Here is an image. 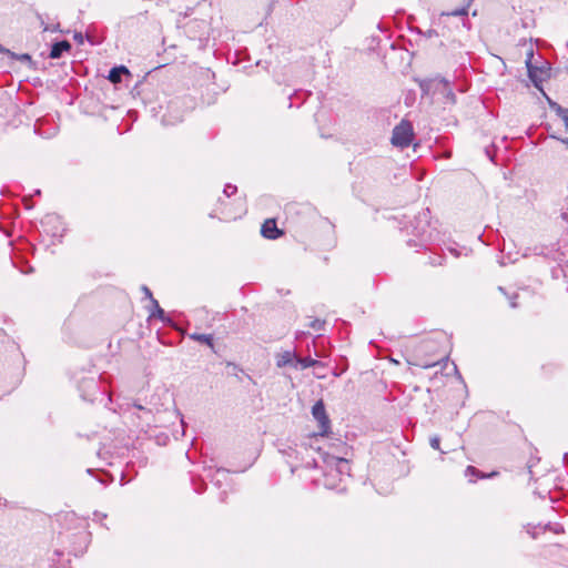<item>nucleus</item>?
<instances>
[{
	"label": "nucleus",
	"mask_w": 568,
	"mask_h": 568,
	"mask_svg": "<svg viewBox=\"0 0 568 568\" xmlns=\"http://www.w3.org/2000/svg\"><path fill=\"white\" fill-rule=\"evenodd\" d=\"M124 413L129 415L131 422L141 430H144L154 423L153 412L143 406L139 400L126 403Z\"/></svg>",
	"instance_id": "nucleus-1"
},
{
	"label": "nucleus",
	"mask_w": 568,
	"mask_h": 568,
	"mask_svg": "<svg viewBox=\"0 0 568 568\" xmlns=\"http://www.w3.org/2000/svg\"><path fill=\"white\" fill-rule=\"evenodd\" d=\"M429 217L430 212L428 209L423 210L414 217V223L412 222V234L415 235L419 240V244L415 242V240H408L407 244L409 246H425L427 241L432 236V232L429 230Z\"/></svg>",
	"instance_id": "nucleus-2"
},
{
	"label": "nucleus",
	"mask_w": 568,
	"mask_h": 568,
	"mask_svg": "<svg viewBox=\"0 0 568 568\" xmlns=\"http://www.w3.org/2000/svg\"><path fill=\"white\" fill-rule=\"evenodd\" d=\"M413 136L412 123L403 120L393 129L390 142L394 146L405 149L410 145Z\"/></svg>",
	"instance_id": "nucleus-3"
},
{
	"label": "nucleus",
	"mask_w": 568,
	"mask_h": 568,
	"mask_svg": "<svg viewBox=\"0 0 568 568\" xmlns=\"http://www.w3.org/2000/svg\"><path fill=\"white\" fill-rule=\"evenodd\" d=\"M332 462L335 464V468H331L329 471L325 474L324 486L329 489L337 488V480L342 481V476L348 475V462L345 458L332 457Z\"/></svg>",
	"instance_id": "nucleus-4"
},
{
	"label": "nucleus",
	"mask_w": 568,
	"mask_h": 568,
	"mask_svg": "<svg viewBox=\"0 0 568 568\" xmlns=\"http://www.w3.org/2000/svg\"><path fill=\"white\" fill-rule=\"evenodd\" d=\"M312 415L314 419L318 423L317 434L320 436H326L329 432L331 420L326 414L323 400H318L314 404L312 408Z\"/></svg>",
	"instance_id": "nucleus-5"
},
{
	"label": "nucleus",
	"mask_w": 568,
	"mask_h": 568,
	"mask_svg": "<svg viewBox=\"0 0 568 568\" xmlns=\"http://www.w3.org/2000/svg\"><path fill=\"white\" fill-rule=\"evenodd\" d=\"M261 233L264 237L270 240H275L282 234L277 229L275 220H266L262 225Z\"/></svg>",
	"instance_id": "nucleus-6"
},
{
	"label": "nucleus",
	"mask_w": 568,
	"mask_h": 568,
	"mask_svg": "<svg viewBox=\"0 0 568 568\" xmlns=\"http://www.w3.org/2000/svg\"><path fill=\"white\" fill-rule=\"evenodd\" d=\"M297 355L291 351H284L276 355L277 367L293 366L296 367Z\"/></svg>",
	"instance_id": "nucleus-7"
},
{
	"label": "nucleus",
	"mask_w": 568,
	"mask_h": 568,
	"mask_svg": "<svg viewBox=\"0 0 568 568\" xmlns=\"http://www.w3.org/2000/svg\"><path fill=\"white\" fill-rule=\"evenodd\" d=\"M71 50V44L67 40H62L52 44L49 57L51 59H59L64 52Z\"/></svg>",
	"instance_id": "nucleus-8"
},
{
	"label": "nucleus",
	"mask_w": 568,
	"mask_h": 568,
	"mask_svg": "<svg viewBox=\"0 0 568 568\" xmlns=\"http://www.w3.org/2000/svg\"><path fill=\"white\" fill-rule=\"evenodd\" d=\"M123 74H129V70L125 67H123V65L114 67L110 70L108 79L112 83H119V82H121Z\"/></svg>",
	"instance_id": "nucleus-9"
},
{
	"label": "nucleus",
	"mask_w": 568,
	"mask_h": 568,
	"mask_svg": "<svg viewBox=\"0 0 568 568\" xmlns=\"http://www.w3.org/2000/svg\"><path fill=\"white\" fill-rule=\"evenodd\" d=\"M227 478H229V471L226 469L219 468L212 475L211 481L213 483V485H215L216 487L221 488L223 481H226Z\"/></svg>",
	"instance_id": "nucleus-10"
},
{
	"label": "nucleus",
	"mask_w": 568,
	"mask_h": 568,
	"mask_svg": "<svg viewBox=\"0 0 568 568\" xmlns=\"http://www.w3.org/2000/svg\"><path fill=\"white\" fill-rule=\"evenodd\" d=\"M438 83L443 84L446 99L450 103H455L456 102V95L453 92V90L449 88V81L446 80L445 78H438Z\"/></svg>",
	"instance_id": "nucleus-11"
},
{
	"label": "nucleus",
	"mask_w": 568,
	"mask_h": 568,
	"mask_svg": "<svg viewBox=\"0 0 568 568\" xmlns=\"http://www.w3.org/2000/svg\"><path fill=\"white\" fill-rule=\"evenodd\" d=\"M75 537H77V538H78L82 544H84V546H83V547H79V548L73 547V548L70 550V552H72L75 557H78V556H81V555L84 552V549H85V547H87V538H88V534H87V532H84V531H82V532L77 534V535H75Z\"/></svg>",
	"instance_id": "nucleus-12"
},
{
	"label": "nucleus",
	"mask_w": 568,
	"mask_h": 568,
	"mask_svg": "<svg viewBox=\"0 0 568 568\" xmlns=\"http://www.w3.org/2000/svg\"><path fill=\"white\" fill-rule=\"evenodd\" d=\"M550 106L552 110L556 111L557 115H559L564 120L566 128H568V109H565L558 103L551 101Z\"/></svg>",
	"instance_id": "nucleus-13"
},
{
	"label": "nucleus",
	"mask_w": 568,
	"mask_h": 568,
	"mask_svg": "<svg viewBox=\"0 0 568 568\" xmlns=\"http://www.w3.org/2000/svg\"><path fill=\"white\" fill-rule=\"evenodd\" d=\"M317 364H320V362L312 357L303 358V357L297 356L296 367L301 366L302 368H308V367L316 366Z\"/></svg>",
	"instance_id": "nucleus-14"
},
{
	"label": "nucleus",
	"mask_w": 568,
	"mask_h": 568,
	"mask_svg": "<svg viewBox=\"0 0 568 568\" xmlns=\"http://www.w3.org/2000/svg\"><path fill=\"white\" fill-rule=\"evenodd\" d=\"M190 337L194 341L205 343L210 347H213V336L211 334H196L195 333V334H192Z\"/></svg>",
	"instance_id": "nucleus-15"
},
{
	"label": "nucleus",
	"mask_w": 568,
	"mask_h": 568,
	"mask_svg": "<svg viewBox=\"0 0 568 568\" xmlns=\"http://www.w3.org/2000/svg\"><path fill=\"white\" fill-rule=\"evenodd\" d=\"M11 58L17 59L19 61L28 63L30 67L33 64L32 58L28 53L17 54L14 52L11 53Z\"/></svg>",
	"instance_id": "nucleus-16"
},
{
	"label": "nucleus",
	"mask_w": 568,
	"mask_h": 568,
	"mask_svg": "<svg viewBox=\"0 0 568 568\" xmlns=\"http://www.w3.org/2000/svg\"><path fill=\"white\" fill-rule=\"evenodd\" d=\"M560 217L564 223L568 224V195L565 199V204L561 207Z\"/></svg>",
	"instance_id": "nucleus-17"
},
{
	"label": "nucleus",
	"mask_w": 568,
	"mask_h": 568,
	"mask_svg": "<svg viewBox=\"0 0 568 568\" xmlns=\"http://www.w3.org/2000/svg\"><path fill=\"white\" fill-rule=\"evenodd\" d=\"M195 493H202L205 488V483L202 479L192 478Z\"/></svg>",
	"instance_id": "nucleus-18"
},
{
	"label": "nucleus",
	"mask_w": 568,
	"mask_h": 568,
	"mask_svg": "<svg viewBox=\"0 0 568 568\" xmlns=\"http://www.w3.org/2000/svg\"><path fill=\"white\" fill-rule=\"evenodd\" d=\"M151 304L155 308V312H152L151 316L158 315L159 317L162 318L164 316V311L160 307L158 301L156 300H152Z\"/></svg>",
	"instance_id": "nucleus-19"
},
{
	"label": "nucleus",
	"mask_w": 568,
	"mask_h": 568,
	"mask_svg": "<svg viewBox=\"0 0 568 568\" xmlns=\"http://www.w3.org/2000/svg\"><path fill=\"white\" fill-rule=\"evenodd\" d=\"M429 445L432 448L439 450L440 446V437L438 435H434L429 438Z\"/></svg>",
	"instance_id": "nucleus-20"
},
{
	"label": "nucleus",
	"mask_w": 568,
	"mask_h": 568,
	"mask_svg": "<svg viewBox=\"0 0 568 568\" xmlns=\"http://www.w3.org/2000/svg\"><path fill=\"white\" fill-rule=\"evenodd\" d=\"M324 324H325L324 321L316 318L310 323V327L313 328L314 331H322L324 327Z\"/></svg>",
	"instance_id": "nucleus-21"
},
{
	"label": "nucleus",
	"mask_w": 568,
	"mask_h": 568,
	"mask_svg": "<svg viewBox=\"0 0 568 568\" xmlns=\"http://www.w3.org/2000/svg\"><path fill=\"white\" fill-rule=\"evenodd\" d=\"M237 191V187L236 185H233V184H226L224 186V190H223V193L226 195V196H231L233 195L235 192Z\"/></svg>",
	"instance_id": "nucleus-22"
},
{
	"label": "nucleus",
	"mask_w": 568,
	"mask_h": 568,
	"mask_svg": "<svg viewBox=\"0 0 568 568\" xmlns=\"http://www.w3.org/2000/svg\"><path fill=\"white\" fill-rule=\"evenodd\" d=\"M141 290L144 293L145 297L149 298L150 302L152 303V300H154V298L152 296L151 290L148 286H145V285H142Z\"/></svg>",
	"instance_id": "nucleus-23"
},
{
	"label": "nucleus",
	"mask_w": 568,
	"mask_h": 568,
	"mask_svg": "<svg viewBox=\"0 0 568 568\" xmlns=\"http://www.w3.org/2000/svg\"><path fill=\"white\" fill-rule=\"evenodd\" d=\"M73 39L78 44H83L84 42V37L81 32H74Z\"/></svg>",
	"instance_id": "nucleus-24"
},
{
	"label": "nucleus",
	"mask_w": 568,
	"mask_h": 568,
	"mask_svg": "<svg viewBox=\"0 0 568 568\" xmlns=\"http://www.w3.org/2000/svg\"><path fill=\"white\" fill-rule=\"evenodd\" d=\"M466 475H479V470L474 466H468L466 468Z\"/></svg>",
	"instance_id": "nucleus-25"
},
{
	"label": "nucleus",
	"mask_w": 568,
	"mask_h": 568,
	"mask_svg": "<svg viewBox=\"0 0 568 568\" xmlns=\"http://www.w3.org/2000/svg\"><path fill=\"white\" fill-rule=\"evenodd\" d=\"M527 67H528V73H529V78L535 82V84L537 83V79L535 77V72L532 71L531 69V64L530 62L528 61L527 62Z\"/></svg>",
	"instance_id": "nucleus-26"
},
{
	"label": "nucleus",
	"mask_w": 568,
	"mask_h": 568,
	"mask_svg": "<svg viewBox=\"0 0 568 568\" xmlns=\"http://www.w3.org/2000/svg\"><path fill=\"white\" fill-rule=\"evenodd\" d=\"M436 81L438 82V78H437V79H435V80H432V81H423V82L420 83V88H422V90H423V91L428 90L429 84H430L432 82H436Z\"/></svg>",
	"instance_id": "nucleus-27"
},
{
	"label": "nucleus",
	"mask_w": 568,
	"mask_h": 568,
	"mask_svg": "<svg viewBox=\"0 0 568 568\" xmlns=\"http://www.w3.org/2000/svg\"><path fill=\"white\" fill-rule=\"evenodd\" d=\"M424 34H425L426 38H433V37H437L438 36V33H437V31L435 29H429Z\"/></svg>",
	"instance_id": "nucleus-28"
},
{
	"label": "nucleus",
	"mask_w": 568,
	"mask_h": 568,
	"mask_svg": "<svg viewBox=\"0 0 568 568\" xmlns=\"http://www.w3.org/2000/svg\"><path fill=\"white\" fill-rule=\"evenodd\" d=\"M82 385H87L88 387H90V386L97 387L98 383L94 379H88V381H83Z\"/></svg>",
	"instance_id": "nucleus-29"
},
{
	"label": "nucleus",
	"mask_w": 568,
	"mask_h": 568,
	"mask_svg": "<svg viewBox=\"0 0 568 568\" xmlns=\"http://www.w3.org/2000/svg\"><path fill=\"white\" fill-rule=\"evenodd\" d=\"M516 298H517V295L509 297V303L513 308L517 307Z\"/></svg>",
	"instance_id": "nucleus-30"
},
{
	"label": "nucleus",
	"mask_w": 568,
	"mask_h": 568,
	"mask_svg": "<svg viewBox=\"0 0 568 568\" xmlns=\"http://www.w3.org/2000/svg\"><path fill=\"white\" fill-rule=\"evenodd\" d=\"M466 9L456 10L453 12L454 16H463L466 14Z\"/></svg>",
	"instance_id": "nucleus-31"
},
{
	"label": "nucleus",
	"mask_w": 568,
	"mask_h": 568,
	"mask_svg": "<svg viewBox=\"0 0 568 568\" xmlns=\"http://www.w3.org/2000/svg\"><path fill=\"white\" fill-rule=\"evenodd\" d=\"M0 52H2V53H7V54H10V55H11V53H12L9 49H6V48H4V47H2L1 44H0Z\"/></svg>",
	"instance_id": "nucleus-32"
},
{
	"label": "nucleus",
	"mask_w": 568,
	"mask_h": 568,
	"mask_svg": "<svg viewBox=\"0 0 568 568\" xmlns=\"http://www.w3.org/2000/svg\"><path fill=\"white\" fill-rule=\"evenodd\" d=\"M430 264H433V265H440L442 264L440 256H438L436 260L430 261Z\"/></svg>",
	"instance_id": "nucleus-33"
},
{
	"label": "nucleus",
	"mask_w": 568,
	"mask_h": 568,
	"mask_svg": "<svg viewBox=\"0 0 568 568\" xmlns=\"http://www.w3.org/2000/svg\"><path fill=\"white\" fill-rule=\"evenodd\" d=\"M94 516H95V517H99V518H105V517H106V515H104V514H100V513H98V511H95V513H94Z\"/></svg>",
	"instance_id": "nucleus-34"
},
{
	"label": "nucleus",
	"mask_w": 568,
	"mask_h": 568,
	"mask_svg": "<svg viewBox=\"0 0 568 568\" xmlns=\"http://www.w3.org/2000/svg\"><path fill=\"white\" fill-rule=\"evenodd\" d=\"M180 424L182 426V434H184V420L181 415H180Z\"/></svg>",
	"instance_id": "nucleus-35"
},
{
	"label": "nucleus",
	"mask_w": 568,
	"mask_h": 568,
	"mask_svg": "<svg viewBox=\"0 0 568 568\" xmlns=\"http://www.w3.org/2000/svg\"><path fill=\"white\" fill-rule=\"evenodd\" d=\"M225 496H226V491L224 490V491L221 493L220 499L222 501H225Z\"/></svg>",
	"instance_id": "nucleus-36"
},
{
	"label": "nucleus",
	"mask_w": 568,
	"mask_h": 568,
	"mask_svg": "<svg viewBox=\"0 0 568 568\" xmlns=\"http://www.w3.org/2000/svg\"><path fill=\"white\" fill-rule=\"evenodd\" d=\"M564 462L568 465V453L564 455Z\"/></svg>",
	"instance_id": "nucleus-37"
},
{
	"label": "nucleus",
	"mask_w": 568,
	"mask_h": 568,
	"mask_svg": "<svg viewBox=\"0 0 568 568\" xmlns=\"http://www.w3.org/2000/svg\"><path fill=\"white\" fill-rule=\"evenodd\" d=\"M565 145H568V139H561L560 140Z\"/></svg>",
	"instance_id": "nucleus-38"
},
{
	"label": "nucleus",
	"mask_w": 568,
	"mask_h": 568,
	"mask_svg": "<svg viewBox=\"0 0 568 568\" xmlns=\"http://www.w3.org/2000/svg\"><path fill=\"white\" fill-rule=\"evenodd\" d=\"M179 333H180V337H182L184 335L182 327H180Z\"/></svg>",
	"instance_id": "nucleus-39"
},
{
	"label": "nucleus",
	"mask_w": 568,
	"mask_h": 568,
	"mask_svg": "<svg viewBox=\"0 0 568 568\" xmlns=\"http://www.w3.org/2000/svg\"><path fill=\"white\" fill-rule=\"evenodd\" d=\"M491 476H495V473H491ZM483 478L490 477V475H481Z\"/></svg>",
	"instance_id": "nucleus-40"
},
{
	"label": "nucleus",
	"mask_w": 568,
	"mask_h": 568,
	"mask_svg": "<svg viewBox=\"0 0 568 568\" xmlns=\"http://www.w3.org/2000/svg\"><path fill=\"white\" fill-rule=\"evenodd\" d=\"M55 555H57V556H61V555H62V552H60L59 550H57V551H55Z\"/></svg>",
	"instance_id": "nucleus-41"
},
{
	"label": "nucleus",
	"mask_w": 568,
	"mask_h": 568,
	"mask_svg": "<svg viewBox=\"0 0 568 568\" xmlns=\"http://www.w3.org/2000/svg\"><path fill=\"white\" fill-rule=\"evenodd\" d=\"M567 149H568V144H567Z\"/></svg>",
	"instance_id": "nucleus-42"
},
{
	"label": "nucleus",
	"mask_w": 568,
	"mask_h": 568,
	"mask_svg": "<svg viewBox=\"0 0 568 568\" xmlns=\"http://www.w3.org/2000/svg\"><path fill=\"white\" fill-rule=\"evenodd\" d=\"M567 149H568V144H567Z\"/></svg>",
	"instance_id": "nucleus-43"
},
{
	"label": "nucleus",
	"mask_w": 568,
	"mask_h": 568,
	"mask_svg": "<svg viewBox=\"0 0 568 568\" xmlns=\"http://www.w3.org/2000/svg\"><path fill=\"white\" fill-rule=\"evenodd\" d=\"M567 149H568V144H567Z\"/></svg>",
	"instance_id": "nucleus-44"
}]
</instances>
